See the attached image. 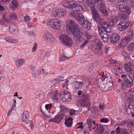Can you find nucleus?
I'll list each match as a JSON object with an SVG mask.
<instances>
[{
  "label": "nucleus",
  "mask_w": 134,
  "mask_h": 134,
  "mask_svg": "<svg viewBox=\"0 0 134 134\" xmlns=\"http://www.w3.org/2000/svg\"><path fill=\"white\" fill-rule=\"evenodd\" d=\"M76 111L73 109H70L69 111V114L71 115H75V112Z\"/></svg>",
  "instance_id": "nucleus-47"
},
{
  "label": "nucleus",
  "mask_w": 134,
  "mask_h": 134,
  "mask_svg": "<svg viewBox=\"0 0 134 134\" xmlns=\"http://www.w3.org/2000/svg\"><path fill=\"white\" fill-rule=\"evenodd\" d=\"M109 2H113L115 3L116 6H119V9L120 10L123 12H124L128 14H130L131 12V11L128 6L124 4H122L126 2L125 1L127 0H107Z\"/></svg>",
  "instance_id": "nucleus-5"
},
{
  "label": "nucleus",
  "mask_w": 134,
  "mask_h": 134,
  "mask_svg": "<svg viewBox=\"0 0 134 134\" xmlns=\"http://www.w3.org/2000/svg\"><path fill=\"white\" fill-rule=\"evenodd\" d=\"M103 0H87L86 3L88 6L91 8H94L99 4L100 12L104 16L107 15V11L105 8V3Z\"/></svg>",
  "instance_id": "nucleus-3"
},
{
  "label": "nucleus",
  "mask_w": 134,
  "mask_h": 134,
  "mask_svg": "<svg viewBox=\"0 0 134 134\" xmlns=\"http://www.w3.org/2000/svg\"><path fill=\"white\" fill-rule=\"evenodd\" d=\"M130 123L127 120H122V121L119 122L117 125L118 126H124L127 124V127H130V125L129 124Z\"/></svg>",
  "instance_id": "nucleus-24"
},
{
  "label": "nucleus",
  "mask_w": 134,
  "mask_h": 134,
  "mask_svg": "<svg viewBox=\"0 0 134 134\" xmlns=\"http://www.w3.org/2000/svg\"><path fill=\"white\" fill-rule=\"evenodd\" d=\"M71 96L69 93L67 91H65L63 92L62 94L61 97L63 101H68V99H70Z\"/></svg>",
  "instance_id": "nucleus-19"
},
{
  "label": "nucleus",
  "mask_w": 134,
  "mask_h": 134,
  "mask_svg": "<svg viewBox=\"0 0 134 134\" xmlns=\"http://www.w3.org/2000/svg\"><path fill=\"white\" fill-rule=\"evenodd\" d=\"M82 122H81V123H79L77 124V125H79V126L77 127L76 128L77 129L79 128H80L81 129H82L83 128V127L82 126Z\"/></svg>",
  "instance_id": "nucleus-57"
},
{
  "label": "nucleus",
  "mask_w": 134,
  "mask_h": 134,
  "mask_svg": "<svg viewBox=\"0 0 134 134\" xmlns=\"http://www.w3.org/2000/svg\"><path fill=\"white\" fill-rule=\"evenodd\" d=\"M122 132H123L122 134H129L128 132H126L125 129H123Z\"/></svg>",
  "instance_id": "nucleus-64"
},
{
  "label": "nucleus",
  "mask_w": 134,
  "mask_h": 134,
  "mask_svg": "<svg viewBox=\"0 0 134 134\" xmlns=\"http://www.w3.org/2000/svg\"><path fill=\"white\" fill-rule=\"evenodd\" d=\"M13 5L15 7H17L18 6V3L16 0H13L12 1Z\"/></svg>",
  "instance_id": "nucleus-54"
},
{
  "label": "nucleus",
  "mask_w": 134,
  "mask_h": 134,
  "mask_svg": "<svg viewBox=\"0 0 134 134\" xmlns=\"http://www.w3.org/2000/svg\"><path fill=\"white\" fill-rule=\"evenodd\" d=\"M4 39L6 41L10 43H15L18 42V40L17 39H13L10 36H7L4 38Z\"/></svg>",
  "instance_id": "nucleus-23"
},
{
  "label": "nucleus",
  "mask_w": 134,
  "mask_h": 134,
  "mask_svg": "<svg viewBox=\"0 0 134 134\" xmlns=\"http://www.w3.org/2000/svg\"><path fill=\"white\" fill-rule=\"evenodd\" d=\"M75 4L79 5L81 7H82L80 4H78L74 3L72 5L71 2L69 0L63 1L62 2V5L63 7L69 9L70 11L72 10V12L69 13V14L73 17V15H71V14L75 12L74 11L73 9V7L74 6V5Z\"/></svg>",
  "instance_id": "nucleus-8"
},
{
  "label": "nucleus",
  "mask_w": 134,
  "mask_h": 134,
  "mask_svg": "<svg viewBox=\"0 0 134 134\" xmlns=\"http://www.w3.org/2000/svg\"><path fill=\"white\" fill-rule=\"evenodd\" d=\"M100 121L101 122H103L105 123H107L108 121V120L107 119H105L104 118H103L102 119L100 120Z\"/></svg>",
  "instance_id": "nucleus-59"
},
{
  "label": "nucleus",
  "mask_w": 134,
  "mask_h": 134,
  "mask_svg": "<svg viewBox=\"0 0 134 134\" xmlns=\"http://www.w3.org/2000/svg\"><path fill=\"white\" fill-rule=\"evenodd\" d=\"M74 5L73 9L75 12L71 14L73 15V17L78 21L79 24L84 28L87 30L90 29L91 24V22L85 20L82 15L84 13V9L79 5L75 4Z\"/></svg>",
  "instance_id": "nucleus-1"
},
{
  "label": "nucleus",
  "mask_w": 134,
  "mask_h": 134,
  "mask_svg": "<svg viewBox=\"0 0 134 134\" xmlns=\"http://www.w3.org/2000/svg\"><path fill=\"white\" fill-rule=\"evenodd\" d=\"M43 37L44 41L49 43H52L55 40L52 34L48 32H45L43 34Z\"/></svg>",
  "instance_id": "nucleus-10"
},
{
  "label": "nucleus",
  "mask_w": 134,
  "mask_h": 134,
  "mask_svg": "<svg viewBox=\"0 0 134 134\" xmlns=\"http://www.w3.org/2000/svg\"><path fill=\"white\" fill-rule=\"evenodd\" d=\"M129 52L130 53H132L134 51V43H130L128 46L127 49Z\"/></svg>",
  "instance_id": "nucleus-29"
},
{
  "label": "nucleus",
  "mask_w": 134,
  "mask_h": 134,
  "mask_svg": "<svg viewBox=\"0 0 134 134\" xmlns=\"http://www.w3.org/2000/svg\"><path fill=\"white\" fill-rule=\"evenodd\" d=\"M57 94H58V93H55V94H54L53 96V97H52V98L53 99L56 100L58 99L57 97Z\"/></svg>",
  "instance_id": "nucleus-60"
},
{
  "label": "nucleus",
  "mask_w": 134,
  "mask_h": 134,
  "mask_svg": "<svg viewBox=\"0 0 134 134\" xmlns=\"http://www.w3.org/2000/svg\"><path fill=\"white\" fill-rule=\"evenodd\" d=\"M60 111L62 112H66L68 110V109L67 108L63 105H60Z\"/></svg>",
  "instance_id": "nucleus-39"
},
{
  "label": "nucleus",
  "mask_w": 134,
  "mask_h": 134,
  "mask_svg": "<svg viewBox=\"0 0 134 134\" xmlns=\"http://www.w3.org/2000/svg\"><path fill=\"white\" fill-rule=\"evenodd\" d=\"M89 40H87L85 41L81 45L80 47L81 48H83L85 46L87 45L88 42Z\"/></svg>",
  "instance_id": "nucleus-43"
},
{
  "label": "nucleus",
  "mask_w": 134,
  "mask_h": 134,
  "mask_svg": "<svg viewBox=\"0 0 134 134\" xmlns=\"http://www.w3.org/2000/svg\"><path fill=\"white\" fill-rule=\"evenodd\" d=\"M26 33L27 35L29 36H35L36 35V33L34 31H31L30 32L26 31Z\"/></svg>",
  "instance_id": "nucleus-46"
},
{
  "label": "nucleus",
  "mask_w": 134,
  "mask_h": 134,
  "mask_svg": "<svg viewBox=\"0 0 134 134\" xmlns=\"http://www.w3.org/2000/svg\"><path fill=\"white\" fill-rule=\"evenodd\" d=\"M66 29L71 32L73 38L79 43L82 42L84 40L82 35V33L80 31L79 25L72 20H68L66 22Z\"/></svg>",
  "instance_id": "nucleus-2"
},
{
  "label": "nucleus",
  "mask_w": 134,
  "mask_h": 134,
  "mask_svg": "<svg viewBox=\"0 0 134 134\" xmlns=\"http://www.w3.org/2000/svg\"><path fill=\"white\" fill-rule=\"evenodd\" d=\"M124 68L127 72H130L134 70V66L132 63H126L125 64Z\"/></svg>",
  "instance_id": "nucleus-17"
},
{
  "label": "nucleus",
  "mask_w": 134,
  "mask_h": 134,
  "mask_svg": "<svg viewBox=\"0 0 134 134\" xmlns=\"http://www.w3.org/2000/svg\"><path fill=\"white\" fill-rule=\"evenodd\" d=\"M92 121V119L91 118L87 119V124L88 125V127L89 129L92 128V124L91 123Z\"/></svg>",
  "instance_id": "nucleus-38"
},
{
  "label": "nucleus",
  "mask_w": 134,
  "mask_h": 134,
  "mask_svg": "<svg viewBox=\"0 0 134 134\" xmlns=\"http://www.w3.org/2000/svg\"><path fill=\"white\" fill-rule=\"evenodd\" d=\"M83 83L82 82L74 81L71 83L72 87L74 90L77 91L82 87Z\"/></svg>",
  "instance_id": "nucleus-15"
},
{
  "label": "nucleus",
  "mask_w": 134,
  "mask_h": 134,
  "mask_svg": "<svg viewBox=\"0 0 134 134\" xmlns=\"http://www.w3.org/2000/svg\"><path fill=\"white\" fill-rule=\"evenodd\" d=\"M37 43L35 42L34 43V45L32 47V52H34L35 51L37 47Z\"/></svg>",
  "instance_id": "nucleus-51"
},
{
  "label": "nucleus",
  "mask_w": 134,
  "mask_h": 134,
  "mask_svg": "<svg viewBox=\"0 0 134 134\" xmlns=\"http://www.w3.org/2000/svg\"><path fill=\"white\" fill-rule=\"evenodd\" d=\"M9 29L10 31L13 35H17L18 32V29L15 24H10L9 26Z\"/></svg>",
  "instance_id": "nucleus-18"
},
{
  "label": "nucleus",
  "mask_w": 134,
  "mask_h": 134,
  "mask_svg": "<svg viewBox=\"0 0 134 134\" xmlns=\"http://www.w3.org/2000/svg\"><path fill=\"white\" fill-rule=\"evenodd\" d=\"M120 39V37L118 34L113 33L110 37V41L112 43H116L119 41Z\"/></svg>",
  "instance_id": "nucleus-13"
},
{
  "label": "nucleus",
  "mask_w": 134,
  "mask_h": 134,
  "mask_svg": "<svg viewBox=\"0 0 134 134\" xmlns=\"http://www.w3.org/2000/svg\"><path fill=\"white\" fill-rule=\"evenodd\" d=\"M129 24V23L128 21L125 22H120L118 25V29L120 31H123L128 28Z\"/></svg>",
  "instance_id": "nucleus-12"
},
{
  "label": "nucleus",
  "mask_w": 134,
  "mask_h": 134,
  "mask_svg": "<svg viewBox=\"0 0 134 134\" xmlns=\"http://www.w3.org/2000/svg\"><path fill=\"white\" fill-rule=\"evenodd\" d=\"M101 29H103L105 31H106L107 33H109L111 32V30L109 25L105 21L102 24L100 25V26L99 27Z\"/></svg>",
  "instance_id": "nucleus-16"
},
{
  "label": "nucleus",
  "mask_w": 134,
  "mask_h": 134,
  "mask_svg": "<svg viewBox=\"0 0 134 134\" xmlns=\"http://www.w3.org/2000/svg\"><path fill=\"white\" fill-rule=\"evenodd\" d=\"M125 82L127 84L128 87H131L133 85V80L131 78H130L129 79H127Z\"/></svg>",
  "instance_id": "nucleus-31"
},
{
  "label": "nucleus",
  "mask_w": 134,
  "mask_h": 134,
  "mask_svg": "<svg viewBox=\"0 0 134 134\" xmlns=\"http://www.w3.org/2000/svg\"><path fill=\"white\" fill-rule=\"evenodd\" d=\"M102 49V48H101L99 49V50L98 49L95 51L96 54H97L98 55L101 56L104 54V52H103V51Z\"/></svg>",
  "instance_id": "nucleus-37"
},
{
  "label": "nucleus",
  "mask_w": 134,
  "mask_h": 134,
  "mask_svg": "<svg viewBox=\"0 0 134 134\" xmlns=\"http://www.w3.org/2000/svg\"><path fill=\"white\" fill-rule=\"evenodd\" d=\"M123 129H120L119 127H117L116 129V134H122Z\"/></svg>",
  "instance_id": "nucleus-41"
},
{
  "label": "nucleus",
  "mask_w": 134,
  "mask_h": 134,
  "mask_svg": "<svg viewBox=\"0 0 134 134\" xmlns=\"http://www.w3.org/2000/svg\"><path fill=\"white\" fill-rule=\"evenodd\" d=\"M109 48L107 47L105 48L103 50V52H104L105 54H107L108 53V51H109Z\"/></svg>",
  "instance_id": "nucleus-63"
},
{
  "label": "nucleus",
  "mask_w": 134,
  "mask_h": 134,
  "mask_svg": "<svg viewBox=\"0 0 134 134\" xmlns=\"http://www.w3.org/2000/svg\"><path fill=\"white\" fill-rule=\"evenodd\" d=\"M66 12L64 10L61 9H59L58 17L59 18H62L64 16Z\"/></svg>",
  "instance_id": "nucleus-30"
},
{
  "label": "nucleus",
  "mask_w": 134,
  "mask_h": 134,
  "mask_svg": "<svg viewBox=\"0 0 134 134\" xmlns=\"http://www.w3.org/2000/svg\"><path fill=\"white\" fill-rule=\"evenodd\" d=\"M98 30L99 36L103 41L105 42H108V40L109 39V36L106 31H103L102 29L99 27L98 28Z\"/></svg>",
  "instance_id": "nucleus-11"
},
{
  "label": "nucleus",
  "mask_w": 134,
  "mask_h": 134,
  "mask_svg": "<svg viewBox=\"0 0 134 134\" xmlns=\"http://www.w3.org/2000/svg\"><path fill=\"white\" fill-rule=\"evenodd\" d=\"M60 42L64 46L70 47L73 44V41L71 37L67 34H62L59 36Z\"/></svg>",
  "instance_id": "nucleus-7"
},
{
  "label": "nucleus",
  "mask_w": 134,
  "mask_h": 134,
  "mask_svg": "<svg viewBox=\"0 0 134 134\" xmlns=\"http://www.w3.org/2000/svg\"><path fill=\"white\" fill-rule=\"evenodd\" d=\"M52 107V105L51 104H48L45 105L46 109L48 110H50Z\"/></svg>",
  "instance_id": "nucleus-48"
},
{
  "label": "nucleus",
  "mask_w": 134,
  "mask_h": 134,
  "mask_svg": "<svg viewBox=\"0 0 134 134\" xmlns=\"http://www.w3.org/2000/svg\"><path fill=\"white\" fill-rule=\"evenodd\" d=\"M72 118H69L66 119L65 122L66 126L68 127H71L72 123Z\"/></svg>",
  "instance_id": "nucleus-26"
},
{
  "label": "nucleus",
  "mask_w": 134,
  "mask_h": 134,
  "mask_svg": "<svg viewBox=\"0 0 134 134\" xmlns=\"http://www.w3.org/2000/svg\"><path fill=\"white\" fill-rule=\"evenodd\" d=\"M63 77L62 76H59L53 79L51 81V82L55 83H59L60 81L64 80H63Z\"/></svg>",
  "instance_id": "nucleus-25"
},
{
  "label": "nucleus",
  "mask_w": 134,
  "mask_h": 134,
  "mask_svg": "<svg viewBox=\"0 0 134 134\" xmlns=\"http://www.w3.org/2000/svg\"><path fill=\"white\" fill-rule=\"evenodd\" d=\"M130 41L126 37L122 39L120 41V47L122 48H124Z\"/></svg>",
  "instance_id": "nucleus-20"
},
{
  "label": "nucleus",
  "mask_w": 134,
  "mask_h": 134,
  "mask_svg": "<svg viewBox=\"0 0 134 134\" xmlns=\"http://www.w3.org/2000/svg\"><path fill=\"white\" fill-rule=\"evenodd\" d=\"M22 121L26 124L29 122V115L27 111H26L23 112L22 115Z\"/></svg>",
  "instance_id": "nucleus-21"
},
{
  "label": "nucleus",
  "mask_w": 134,
  "mask_h": 134,
  "mask_svg": "<svg viewBox=\"0 0 134 134\" xmlns=\"http://www.w3.org/2000/svg\"><path fill=\"white\" fill-rule=\"evenodd\" d=\"M52 7L51 5H48L45 7L42 10L44 13H47L49 12L52 10Z\"/></svg>",
  "instance_id": "nucleus-28"
},
{
  "label": "nucleus",
  "mask_w": 134,
  "mask_h": 134,
  "mask_svg": "<svg viewBox=\"0 0 134 134\" xmlns=\"http://www.w3.org/2000/svg\"><path fill=\"white\" fill-rule=\"evenodd\" d=\"M109 63L110 64H115L116 63V61L115 60H113L112 59H110L109 60Z\"/></svg>",
  "instance_id": "nucleus-61"
},
{
  "label": "nucleus",
  "mask_w": 134,
  "mask_h": 134,
  "mask_svg": "<svg viewBox=\"0 0 134 134\" xmlns=\"http://www.w3.org/2000/svg\"><path fill=\"white\" fill-rule=\"evenodd\" d=\"M133 33L131 30L129 31L127 37H126L127 39L130 41L133 37Z\"/></svg>",
  "instance_id": "nucleus-36"
},
{
  "label": "nucleus",
  "mask_w": 134,
  "mask_h": 134,
  "mask_svg": "<svg viewBox=\"0 0 134 134\" xmlns=\"http://www.w3.org/2000/svg\"><path fill=\"white\" fill-rule=\"evenodd\" d=\"M3 18L1 19V22H5L7 23H9L10 22V20L8 18H7L5 15L4 14L3 15Z\"/></svg>",
  "instance_id": "nucleus-40"
},
{
  "label": "nucleus",
  "mask_w": 134,
  "mask_h": 134,
  "mask_svg": "<svg viewBox=\"0 0 134 134\" xmlns=\"http://www.w3.org/2000/svg\"><path fill=\"white\" fill-rule=\"evenodd\" d=\"M122 54L124 57H126L128 55L127 52L124 51L122 52Z\"/></svg>",
  "instance_id": "nucleus-62"
},
{
  "label": "nucleus",
  "mask_w": 134,
  "mask_h": 134,
  "mask_svg": "<svg viewBox=\"0 0 134 134\" xmlns=\"http://www.w3.org/2000/svg\"><path fill=\"white\" fill-rule=\"evenodd\" d=\"M104 73L103 72H102L101 75H102V77L101 78L102 81H104L105 80H107L108 78H109V75L107 74L104 75Z\"/></svg>",
  "instance_id": "nucleus-35"
},
{
  "label": "nucleus",
  "mask_w": 134,
  "mask_h": 134,
  "mask_svg": "<svg viewBox=\"0 0 134 134\" xmlns=\"http://www.w3.org/2000/svg\"><path fill=\"white\" fill-rule=\"evenodd\" d=\"M9 18L10 19L15 20L17 18L18 16L14 13H12L9 14Z\"/></svg>",
  "instance_id": "nucleus-32"
},
{
  "label": "nucleus",
  "mask_w": 134,
  "mask_h": 134,
  "mask_svg": "<svg viewBox=\"0 0 134 134\" xmlns=\"http://www.w3.org/2000/svg\"><path fill=\"white\" fill-rule=\"evenodd\" d=\"M25 62V60L23 59H18L15 61V64L16 67L19 68L21 65H22Z\"/></svg>",
  "instance_id": "nucleus-22"
},
{
  "label": "nucleus",
  "mask_w": 134,
  "mask_h": 134,
  "mask_svg": "<svg viewBox=\"0 0 134 134\" xmlns=\"http://www.w3.org/2000/svg\"><path fill=\"white\" fill-rule=\"evenodd\" d=\"M69 58V57L66 56L64 54H62L60 56V60L61 61H64L68 59Z\"/></svg>",
  "instance_id": "nucleus-42"
},
{
  "label": "nucleus",
  "mask_w": 134,
  "mask_h": 134,
  "mask_svg": "<svg viewBox=\"0 0 134 134\" xmlns=\"http://www.w3.org/2000/svg\"><path fill=\"white\" fill-rule=\"evenodd\" d=\"M121 87L122 89L124 90H125L127 88H128L127 86V84L125 82L122 83L121 85Z\"/></svg>",
  "instance_id": "nucleus-44"
},
{
  "label": "nucleus",
  "mask_w": 134,
  "mask_h": 134,
  "mask_svg": "<svg viewBox=\"0 0 134 134\" xmlns=\"http://www.w3.org/2000/svg\"><path fill=\"white\" fill-rule=\"evenodd\" d=\"M120 16L124 19H126L127 18V15L125 13H122L120 14Z\"/></svg>",
  "instance_id": "nucleus-50"
},
{
  "label": "nucleus",
  "mask_w": 134,
  "mask_h": 134,
  "mask_svg": "<svg viewBox=\"0 0 134 134\" xmlns=\"http://www.w3.org/2000/svg\"><path fill=\"white\" fill-rule=\"evenodd\" d=\"M64 115L62 114L55 116L54 118L51 119L49 121V122H54L56 123L59 124L60 123L63 119Z\"/></svg>",
  "instance_id": "nucleus-14"
},
{
  "label": "nucleus",
  "mask_w": 134,
  "mask_h": 134,
  "mask_svg": "<svg viewBox=\"0 0 134 134\" xmlns=\"http://www.w3.org/2000/svg\"><path fill=\"white\" fill-rule=\"evenodd\" d=\"M125 97L128 100V103L126 104L125 111L129 114L134 113V96L130 92L126 94Z\"/></svg>",
  "instance_id": "nucleus-4"
},
{
  "label": "nucleus",
  "mask_w": 134,
  "mask_h": 134,
  "mask_svg": "<svg viewBox=\"0 0 134 134\" xmlns=\"http://www.w3.org/2000/svg\"><path fill=\"white\" fill-rule=\"evenodd\" d=\"M99 108L100 109L102 110L104 109V105L103 103H101L99 105Z\"/></svg>",
  "instance_id": "nucleus-55"
},
{
  "label": "nucleus",
  "mask_w": 134,
  "mask_h": 134,
  "mask_svg": "<svg viewBox=\"0 0 134 134\" xmlns=\"http://www.w3.org/2000/svg\"><path fill=\"white\" fill-rule=\"evenodd\" d=\"M59 9H55L53 10L51 15L52 17H58V14L59 13Z\"/></svg>",
  "instance_id": "nucleus-33"
},
{
  "label": "nucleus",
  "mask_w": 134,
  "mask_h": 134,
  "mask_svg": "<svg viewBox=\"0 0 134 134\" xmlns=\"http://www.w3.org/2000/svg\"><path fill=\"white\" fill-rule=\"evenodd\" d=\"M85 36L86 37V38L88 40L90 39L93 37L92 35L88 34L87 32L85 33Z\"/></svg>",
  "instance_id": "nucleus-45"
},
{
  "label": "nucleus",
  "mask_w": 134,
  "mask_h": 134,
  "mask_svg": "<svg viewBox=\"0 0 134 134\" xmlns=\"http://www.w3.org/2000/svg\"><path fill=\"white\" fill-rule=\"evenodd\" d=\"M110 25V26L111 27H114L115 25V21L113 20H111L109 23L108 24Z\"/></svg>",
  "instance_id": "nucleus-49"
},
{
  "label": "nucleus",
  "mask_w": 134,
  "mask_h": 134,
  "mask_svg": "<svg viewBox=\"0 0 134 134\" xmlns=\"http://www.w3.org/2000/svg\"><path fill=\"white\" fill-rule=\"evenodd\" d=\"M127 5H130L131 8H133L134 7V2L132 1L127 3Z\"/></svg>",
  "instance_id": "nucleus-53"
},
{
  "label": "nucleus",
  "mask_w": 134,
  "mask_h": 134,
  "mask_svg": "<svg viewBox=\"0 0 134 134\" xmlns=\"http://www.w3.org/2000/svg\"><path fill=\"white\" fill-rule=\"evenodd\" d=\"M93 18L94 21L97 23L102 24L104 21L103 19L101 18L100 15L97 11L94 8H91Z\"/></svg>",
  "instance_id": "nucleus-9"
},
{
  "label": "nucleus",
  "mask_w": 134,
  "mask_h": 134,
  "mask_svg": "<svg viewBox=\"0 0 134 134\" xmlns=\"http://www.w3.org/2000/svg\"><path fill=\"white\" fill-rule=\"evenodd\" d=\"M121 78L122 79V80H124L125 81H126V80L127 79V76L124 74L122 75L121 76Z\"/></svg>",
  "instance_id": "nucleus-56"
},
{
  "label": "nucleus",
  "mask_w": 134,
  "mask_h": 134,
  "mask_svg": "<svg viewBox=\"0 0 134 134\" xmlns=\"http://www.w3.org/2000/svg\"><path fill=\"white\" fill-rule=\"evenodd\" d=\"M47 25L52 29L59 30L62 26L61 21L56 18L49 19L46 22Z\"/></svg>",
  "instance_id": "nucleus-6"
},
{
  "label": "nucleus",
  "mask_w": 134,
  "mask_h": 134,
  "mask_svg": "<svg viewBox=\"0 0 134 134\" xmlns=\"http://www.w3.org/2000/svg\"><path fill=\"white\" fill-rule=\"evenodd\" d=\"M24 19L25 21L28 22L30 20V17L28 15H26L24 17Z\"/></svg>",
  "instance_id": "nucleus-52"
},
{
  "label": "nucleus",
  "mask_w": 134,
  "mask_h": 134,
  "mask_svg": "<svg viewBox=\"0 0 134 134\" xmlns=\"http://www.w3.org/2000/svg\"><path fill=\"white\" fill-rule=\"evenodd\" d=\"M97 128L99 129V132L100 133H102L104 131L103 126L100 124H96Z\"/></svg>",
  "instance_id": "nucleus-34"
},
{
  "label": "nucleus",
  "mask_w": 134,
  "mask_h": 134,
  "mask_svg": "<svg viewBox=\"0 0 134 134\" xmlns=\"http://www.w3.org/2000/svg\"><path fill=\"white\" fill-rule=\"evenodd\" d=\"M46 1V0H41L39 3V4L40 5H42L44 4Z\"/></svg>",
  "instance_id": "nucleus-58"
},
{
  "label": "nucleus",
  "mask_w": 134,
  "mask_h": 134,
  "mask_svg": "<svg viewBox=\"0 0 134 134\" xmlns=\"http://www.w3.org/2000/svg\"><path fill=\"white\" fill-rule=\"evenodd\" d=\"M102 43L100 41H97L96 42L95 44L94 45L95 51L98 49H99L102 48Z\"/></svg>",
  "instance_id": "nucleus-27"
}]
</instances>
